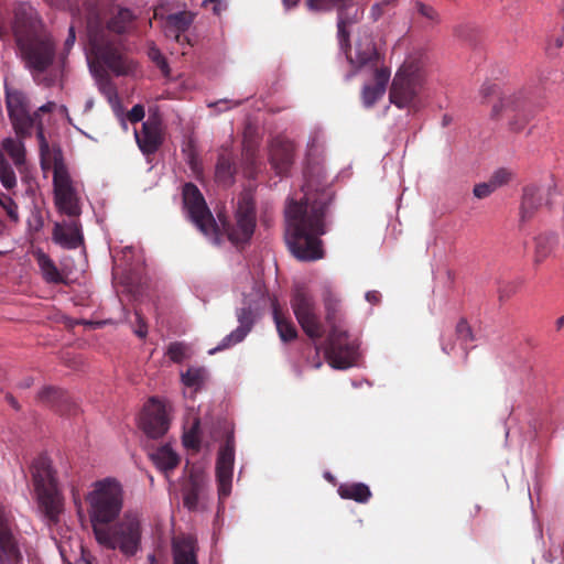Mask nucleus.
<instances>
[{"label": "nucleus", "instance_id": "nucleus-1", "mask_svg": "<svg viewBox=\"0 0 564 564\" xmlns=\"http://www.w3.org/2000/svg\"><path fill=\"white\" fill-rule=\"evenodd\" d=\"M304 176L303 197L291 200L285 210V242L296 259L315 261L324 257L321 236L326 232L324 218L334 193L318 164L307 165Z\"/></svg>", "mask_w": 564, "mask_h": 564}, {"label": "nucleus", "instance_id": "nucleus-2", "mask_svg": "<svg viewBox=\"0 0 564 564\" xmlns=\"http://www.w3.org/2000/svg\"><path fill=\"white\" fill-rule=\"evenodd\" d=\"M133 12L128 8H117L104 21L95 10L87 15L86 50L100 66L107 67L117 76H127L134 72L137 64L123 53L121 34L132 28Z\"/></svg>", "mask_w": 564, "mask_h": 564}, {"label": "nucleus", "instance_id": "nucleus-3", "mask_svg": "<svg viewBox=\"0 0 564 564\" xmlns=\"http://www.w3.org/2000/svg\"><path fill=\"white\" fill-rule=\"evenodd\" d=\"M21 61L37 85L51 87L55 76L48 74L56 57V44L48 29L15 41Z\"/></svg>", "mask_w": 564, "mask_h": 564}, {"label": "nucleus", "instance_id": "nucleus-4", "mask_svg": "<svg viewBox=\"0 0 564 564\" xmlns=\"http://www.w3.org/2000/svg\"><path fill=\"white\" fill-rule=\"evenodd\" d=\"M86 500L89 505L88 512L95 533V525L107 527L120 514L123 506L122 486L117 479L110 477L97 480Z\"/></svg>", "mask_w": 564, "mask_h": 564}, {"label": "nucleus", "instance_id": "nucleus-5", "mask_svg": "<svg viewBox=\"0 0 564 564\" xmlns=\"http://www.w3.org/2000/svg\"><path fill=\"white\" fill-rule=\"evenodd\" d=\"M425 74L420 58L409 57L397 72L389 98L398 108L417 110L421 107V94L424 89Z\"/></svg>", "mask_w": 564, "mask_h": 564}, {"label": "nucleus", "instance_id": "nucleus-6", "mask_svg": "<svg viewBox=\"0 0 564 564\" xmlns=\"http://www.w3.org/2000/svg\"><path fill=\"white\" fill-rule=\"evenodd\" d=\"M141 523L137 514L127 513L113 527H96V541L109 549L117 547L121 553L128 556L134 555L141 543Z\"/></svg>", "mask_w": 564, "mask_h": 564}, {"label": "nucleus", "instance_id": "nucleus-7", "mask_svg": "<svg viewBox=\"0 0 564 564\" xmlns=\"http://www.w3.org/2000/svg\"><path fill=\"white\" fill-rule=\"evenodd\" d=\"M31 474L41 510L50 521H57L62 496L50 459L39 456L31 466Z\"/></svg>", "mask_w": 564, "mask_h": 564}, {"label": "nucleus", "instance_id": "nucleus-8", "mask_svg": "<svg viewBox=\"0 0 564 564\" xmlns=\"http://www.w3.org/2000/svg\"><path fill=\"white\" fill-rule=\"evenodd\" d=\"M228 239L236 246L250 241L257 225L256 202L251 189H243L237 199L234 221L218 216Z\"/></svg>", "mask_w": 564, "mask_h": 564}, {"label": "nucleus", "instance_id": "nucleus-9", "mask_svg": "<svg viewBox=\"0 0 564 564\" xmlns=\"http://www.w3.org/2000/svg\"><path fill=\"white\" fill-rule=\"evenodd\" d=\"M4 95L8 117L15 134L20 139L30 138L39 118V111H31L30 98L21 89L6 86Z\"/></svg>", "mask_w": 564, "mask_h": 564}, {"label": "nucleus", "instance_id": "nucleus-10", "mask_svg": "<svg viewBox=\"0 0 564 564\" xmlns=\"http://www.w3.org/2000/svg\"><path fill=\"white\" fill-rule=\"evenodd\" d=\"M292 311L304 330L311 339H321L325 334V328L317 313V306L313 294L304 285H296L291 294Z\"/></svg>", "mask_w": 564, "mask_h": 564}, {"label": "nucleus", "instance_id": "nucleus-11", "mask_svg": "<svg viewBox=\"0 0 564 564\" xmlns=\"http://www.w3.org/2000/svg\"><path fill=\"white\" fill-rule=\"evenodd\" d=\"M183 204L187 216L197 229L214 240L219 241V227L210 213L204 196L193 183H186L183 187Z\"/></svg>", "mask_w": 564, "mask_h": 564}, {"label": "nucleus", "instance_id": "nucleus-12", "mask_svg": "<svg viewBox=\"0 0 564 564\" xmlns=\"http://www.w3.org/2000/svg\"><path fill=\"white\" fill-rule=\"evenodd\" d=\"M351 0H306V7L313 12H328L337 10V37L339 46L347 48L349 46L348 26L356 23L362 15V10L356 6L349 4Z\"/></svg>", "mask_w": 564, "mask_h": 564}, {"label": "nucleus", "instance_id": "nucleus-13", "mask_svg": "<svg viewBox=\"0 0 564 564\" xmlns=\"http://www.w3.org/2000/svg\"><path fill=\"white\" fill-rule=\"evenodd\" d=\"M54 202L59 213L78 219L82 209L72 178L62 162L55 160L53 171Z\"/></svg>", "mask_w": 564, "mask_h": 564}, {"label": "nucleus", "instance_id": "nucleus-14", "mask_svg": "<svg viewBox=\"0 0 564 564\" xmlns=\"http://www.w3.org/2000/svg\"><path fill=\"white\" fill-rule=\"evenodd\" d=\"M357 344L349 339L343 326L329 328L324 350L326 359L333 368L346 369L351 367L357 358Z\"/></svg>", "mask_w": 564, "mask_h": 564}, {"label": "nucleus", "instance_id": "nucleus-15", "mask_svg": "<svg viewBox=\"0 0 564 564\" xmlns=\"http://www.w3.org/2000/svg\"><path fill=\"white\" fill-rule=\"evenodd\" d=\"M10 26L15 41L46 30V25L30 1H15L10 10Z\"/></svg>", "mask_w": 564, "mask_h": 564}, {"label": "nucleus", "instance_id": "nucleus-16", "mask_svg": "<svg viewBox=\"0 0 564 564\" xmlns=\"http://www.w3.org/2000/svg\"><path fill=\"white\" fill-rule=\"evenodd\" d=\"M235 445L234 432H228L225 442L219 447L216 459V479L220 499L227 498L231 491Z\"/></svg>", "mask_w": 564, "mask_h": 564}, {"label": "nucleus", "instance_id": "nucleus-17", "mask_svg": "<svg viewBox=\"0 0 564 564\" xmlns=\"http://www.w3.org/2000/svg\"><path fill=\"white\" fill-rule=\"evenodd\" d=\"M139 425L147 436L162 437L170 427L164 404L154 398L150 399L143 408Z\"/></svg>", "mask_w": 564, "mask_h": 564}, {"label": "nucleus", "instance_id": "nucleus-18", "mask_svg": "<svg viewBox=\"0 0 564 564\" xmlns=\"http://www.w3.org/2000/svg\"><path fill=\"white\" fill-rule=\"evenodd\" d=\"M134 138L142 154L150 156L156 153L165 139L162 119L159 116H150L143 121L141 130L134 131Z\"/></svg>", "mask_w": 564, "mask_h": 564}, {"label": "nucleus", "instance_id": "nucleus-19", "mask_svg": "<svg viewBox=\"0 0 564 564\" xmlns=\"http://www.w3.org/2000/svg\"><path fill=\"white\" fill-rule=\"evenodd\" d=\"M525 110L527 102L521 94H513L501 98L498 104L494 105L491 117L498 119L502 116H507L510 118V128L514 131H520L527 122V118L524 117Z\"/></svg>", "mask_w": 564, "mask_h": 564}, {"label": "nucleus", "instance_id": "nucleus-20", "mask_svg": "<svg viewBox=\"0 0 564 564\" xmlns=\"http://www.w3.org/2000/svg\"><path fill=\"white\" fill-rule=\"evenodd\" d=\"M340 50L346 54L349 63L356 70H368L371 74H376L379 68H388L383 65L380 54L371 40H366L365 43H358L355 56L350 54V45L347 48L340 46Z\"/></svg>", "mask_w": 564, "mask_h": 564}, {"label": "nucleus", "instance_id": "nucleus-21", "mask_svg": "<svg viewBox=\"0 0 564 564\" xmlns=\"http://www.w3.org/2000/svg\"><path fill=\"white\" fill-rule=\"evenodd\" d=\"M22 554L13 536L4 508L0 506V564H19Z\"/></svg>", "mask_w": 564, "mask_h": 564}, {"label": "nucleus", "instance_id": "nucleus-22", "mask_svg": "<svg viewBox=\"0 0 564 564\" xmlns=\"http://www.w3.org/2000/svg\"><path fill=\"white\" fill-rule=\"evenodd\" d=\"M52 237L55 243L65 249H77L84 243L82 225L78 219L55 223Z\"/></svg>", "mask_w": 564, "mask_h": 564}, {"label": "nucleus", "instance_id": "nucleus-23", "mask_svg": "<svg viewBox=\"0 0 564 564\" xmlns=\"http://www.w3.org/2000/svg\"><path fill=\"white\" fill-rule=\"evenodd\" d=\"M322 302L325 313V322L329 328L340 327L344 325L345 311L340 295L332 285L325 284L322 290Z\"/></svg>", "mask_w": 564, "mask_h": 564}, {"label": "nucleus", "instance_id": "nucleus-24", "mask_svg": "<svg viewBox=\"0 0 564 564\" xmlns=\"http://www.w3.org/2000/svg\"><path fill=\"white\" fill-rule=\"evenodd\" d=\"M294 145L291 141L276 138L270 148V162L276 174L286 173L293 163Z\"/></svg>", "mask_w": 564, "mask_h": 564}, {"label": "nucleus", "instance_id": "nucleus-25", "mask_svg": "<svg viewBox=\"0 0 564 564\" xmlns=\"http://www.w3.org/2000/svg\"><path fill=\"white\" fill-rule=\"evenodd\" d=\"M237 319L239 322V327L232 330L229 335H227L220 344L210 349L209 354L213 355L216 351H220L231 347L235 344H238L243 340L247 334L251 330L253 326V315L250 307H242L237 311Z\"/></svg>", "mask_w": 564, "mask_h": 564}, {"label": "nucleus", "instance_id": "nucleus-26", "mask_svg": "<svg viewBox=\"0 0 564 564\" xmlns=\"http://www.w3.org/2000/svg\"><path fill=\"white\" fill-rule=\"evenodd\" d=\"M545 193L546 191L544 188L535 185H528L523 188L519 220V227L521 229L533 218L536 210L542 206Z\"/></svg>", "mask_w": 564, "mask_h": 564}, {"label": "nucleus", "instance_id": "nucleus-27", "mask_svg": "<svg viewBox=\"0 0 564 564\" xmlns=\"http://www.w3.org/2000/svg\"><path fill=\"white\" fill-rule=\"evenodd\" d=\"M37 399L61 414L72 415L76 412V405L70 402L67 392L59 388L44 387L39 392Z\"/></svg>", "mask_w": 564, "mask_h": 564}, {"label": "nucleus", "instance_id": "nucleus-28", "mask_svg": "<svg viewBox=\"0 0 564 564\" xmlns=\"http://www.w3.org/2000/svg\"><path fill=\"white\" fill-rule=\"evenodd\" d=\"M390 75L389 68H379L376 74H372L373 83L364 85L361 89V100L366 108H371L383 97Z\"/></svg>", "mask_w": 564, "mask_h": 564}, {"label": "nucleus", "instance_id": "nucleus-29", "mask_svg": "<svg viewBox=\"0 0 564 564\" xmlns=\"http://www.w3.org/2000/svg\"><path fill=\"white\" fill-rule=\"evenodd\" d=\"M173 564H198L195 542L192 538H178L173 541Z\"/></svg>", "mask_w": 564, "mask_h": 564}, {"label": "nucleus", "instance_id": "nucleus-30", "mask_svg": "<svg viewBox=\"0 0 564 564\" xmlns=\"http://www.w3.org/2000/svg\"><path fill=\"white\" fill-rule=\"evenodd\" d=\"M196 13L189 10H183L170 13L165 18V34L186 33L196 19Z\"/></svg>", "mask_w": 564, "mask_h": 564}, {"label": "nucleus", "instance_id": "nucleus-31", "mask_svg": "<svg viewBox=\"0 0 564 564\" xmlns=\"http://www.w3.org/2000/svg\"><path fill=\"white\" fill-rule=\"evenodd\" d=\"M273 319L278 334L282 341H292L297 337V330L293 322L279 307L276 302L272 303Z\"/></svg>", "mask_w": 564, "mask_h": 564}, {"label": "nucleus", "instance_id": "nucleus-32", "mask_svg": "<svg viewBox=\"0 0 564 564\" xmlns=\"http://www.w3.org/2000/svg\"><path fill=\"white\" fill-rule=\"evenodd\" d=\"M413 17L426 28H435L442 22L440 12L433 6L421 0L413 3Z\"/></svg>", "mask_w": 564, "mask_h": 564}, {"label": "nucleus", "instance_id": "nucleus-33", "mask_svg": "<svg viewBox=\"0 0 564 564\" xmlns=\"http://www.w3.org/2000/svg\"><path fill=\"white\" fill-rule=\"evenodd\" d=\"M337 491L340 498L358 503H366L371 498V491L364 482L341 484Z\"/></svg>", "mask_w": 564, "mask_h": 564}, {"label": "nucleus", "instance_id": "nucleus-34", "mask_svg": "<svg viewBox=\"0 0 564 564\" xmlns=\"http://www.w3.org/2000/svg\"><path fill=\"white\" fill-rule=\"evenodd\" d=\"M35 260L37 265L41 269L44 280L47 283L61 284L65 283L64 276L58 271L54 261L43 251H37L35 254Z\"/></svg>", "mask_w": 564, "mask_h": 564}, {"label": "nucleus", "instance_id": "nucleus-35", "mask_svg": "<svg viewBox=\"0 0 564 564\" xmlns=\"http://www.w3.org/2000/svg\"><path fill=\"white\" fill-rule=\"evenodd\" d=\"M556 237L551 234H541L534 238L533 261L535 265L542 263L553 251Z\"/></svg>", "mask_w": 564, "mask_h": 564}, {"label": "nucleus", "instance_id": "nucleus-36", "mask_svg": "<svg viewBox=\"0 0 564 564\" xmlns=\"http://www.w3.org/2000/svg\"><path fill=\"white\" fill-rule=\"evenodd\" d=\"M236 167L227 154H220L217 160L215 178L223 185H230L234 182Z\"/></svg>", "mask_w": 564, "mask_h": 564}, {"label": "nucleus", "instance_id": "nucleus-37", "mask_svg": "<svg viewBox=\"0 0 564 564\" xmlns=\"http://www.w3.org/2000/svg\"><path fill=\"white\" fill-rule=\"evenodd\" d=\"M152 458L155 465L164 471L173 470L180 463L178 455L167 445L158 448V451L152 454Z\"/></svg>", "mask_w": 564, "mask_h": 564}, {"label": "nucleus", "instance_id": "nucleus-38", "mask_svg": "<svg viewBox=\"0 0 564 564\" xmlns=\"http://www.w3.org/2000/svg\"><path fill=\"white\" fill-rule=\"evenodd\" d=\"M203 488V481L191 476L188 485L183 490V503L188 510H195L197 508Z\"/></svg>", "mask_w": 564, "mask_h": 564}, {"label": "nucleus", "instance_id": "nucleus-39", "mask_svg": "<svg viewBox=\"0 0 564 564\" xmlns=\"http://www.w3.org/2000/svg\"><path fill=\"white\" fill-rule=\"evenodd\" d=\"M2 149L12 159L15 166H21L25 162V148L22 141L12 138H6L2 141Z\"/></svg>", "mask_w": 564, "mask_h": 564}, {"label": "nucleus", "instance_id": "nucleus-40", "mask_svg": "<svg viewBox=\"0 0 564 564\" xmlns=\"http://www.w3.org/2000/svg\"><path fill=\"white\" fill-rule=\"evenodd\" d=\"M183 445L193 451L200 448V420L194 417L191 427L183 434Z\"/></svg>", "mask_w": 564, "mask_h": 564}, {"label": "nucleus", "instance_id": "nucleus-41", "mask_svg": "<svg viewBox=\"0 0 564 564\" xmlns=\"http://www.w3.org/2000/svg\"><path fill=\"white\" fill-rule=\"evenodd\" d=\"M206 370L204 368H188L182 373V381L187 387L199 388L205 381Z\"/></svg>", "mask_w": 564, "mask_h": 564}, {"label": "nucleus", "instance_id": "nucleus-42", "mask_svg": "<svg viewBox=\"0 0 564 564\" xmlns=\"http://www.w3.org/2000/svg\"><path fill=\"white\" fill-rule=\"evenodd\" d=\"M455 335L462 347L466 350L467 344L474 340L473 330L466 319L462 318L455 328Z\"/></svg>", "mask_w": 564, "mask_h": 564}, {"label": "nucleus", "instance_id": "nucleus-43", "mask_svg": "<svg viewBox=\"0 0 564 564\" xmlns=\"http://www.w3.org/2000/svg\"><path fill=\"white\" fill-rule=\"evenodd\" d=\"M0 182L7 189H11L17 185L15 173L4 160L0 161Z\"/></svg>", "mask_w": 564, "mask_h": 564}, {"label": "nucleus", "instance_id": "nucleus-44", "mask_svg": "<svg viewBox=\"0 0 564 564\" xmlns=\"http://www.w3.org/2000/svg\"><path fill=\"white\" fill-rule=\"evenodd\" d=\"M34 128L36 129V139L39 141V147H40L41 162H42V164H44L50 155V145L44 135V127H43V122L41 119H39V118L36 119Z\"/></svg>", "mask_w": 564, "mask_h": 564}, {"label": "nucleus", "instance_id": "nucleus-45", "mask_svg": "<svg viewBox=\"0 0 564 564\" xmlns=\"http://www.w3.org/2000/svg\"><path fill=\"white\" fill-rule=\"evenodd\" d=\"M0 206L12 221H19L18 205L10 196L0 193Z\"/></svg>", "mask_w": 564, "mask_h": 564}, {"label": "nucleus", "instance_id": "nucleus-46", "mask_svg": "<svg viewBox=\"0 0 564 564\" xmlns=\"http://www.w3.org/2000/svg\"><path fill=\"white\" fill-rule=\"evenodd\" d=\"M150 58L155 63L164 77L170 76V66L166 58L162 55L159 48L151 47L149 51Z\"/></svg>", "mask_w": 564, "mask_h": 564}, {"label": "nucleus", "instance_id": "nucleus-47", "mask_svg": "<svg viewBox=\"0 0 564 564\" xmlns=\"http://www.w3.org/2000/svg\"><path fill=\"white\" fill-rule=\"evenodd\" d=\"M187 347L183 343L170 344L166 355L174 362H182L186 357Z\"/></svg>", "mask_w": 564, "mask_h": 564}, {"label": "nucleus", "instance_id": "nucleus-48", "mask_svg": "<svg viewBox=\"0 0 564 564\" xmlns=\"http://www.w3.org/2000/svg\"><path fill=\"white\" fill-rule=\"evenodd\" d=\"M99 90L100 93L107 97L109 101H112L117 98V88L116 85L108 76H102L99 80Z\"/></svg>", "mask_w": 564, "mask_h": 564}, {"label": "nucleus", "instance_id": "nucleus-49", "mask_svg": "<svg viewBox=\"0 0 564 564\" xmlns=\"http://www.w3.org/2000/svg\"><path fill=\"white\" fill-rule=\"evenodd\" d=\"M511 172L507 169H499L490 176L489 182L497 189L506 185L511 180Z\"/></svg>", "mask_w": 564, "mask_h": 564}, {"label": "nucleus", "instance_id": "nucleus-50", "mask_svg": "<svg viewBox=\"0 0 564 564\" xmlns=\"http://www.w3.org/2000/svg\"><path fill=\"white\" fill-rule=\"evenodd\" d=\"M51 7L69 10L72 12L79 11V0H45Z\"/></svg>", "mask_w": 564, "mask_h": 564}, {"label": "nucleus", "instance_id": "nucleus-51", "mask_svg": "<svg viewBox=\"0 0 564 564\" xmlns=\"http://www.w3.org/2000/svg\"><path fill=\"white\" fill-rule=\"evenodd\" d=\"M496 189L492 184L489 182L479 183L474 186L473 193L475 197L482 199L491 195Z\"/></svg>", "mask_w": 564, "mask_h": 564}, {"label": "nucleus", "instance_id": "nucleus-52", "mask_svg": "<svg viewBox=\"0 0 564 564\" xmlns=\"http://www.w3.org/2000/svg\"><path fill=\"white\" fill-rule=\"evenodd\" d=\"M517 292V285L514 282L503 283L498 289V297L500 302H503L511 297Z\"/></svg>", "mask_w": 564, "mask_h": 564}, {"label": "nucleus", "instance_id": "nucleus-53", "mask_svg": "<svg viewBox=\"0 0 564 564\" xmlns=\"http://www.w3.org/2000/svg\"><path fill=\"white\" fill-rule=\"evenodd\" d=\"M550 562L555 564H564V542L553 545L550 550Z\"/></svg>", "mask_w": 564, "mask_h": 564}, {"label": "nucleus", "instance_id": "nucleus-54", "mask_svg": "<svg viewBox=\"0 0 564 564\" xmlns=\"http://www.w3.org/2000/svg\"><path fill=\"white\" fill-rule=\"evenodd\" d=\"M144 107L140 104L134 105L131 110L127 113V118L131 123H137L142 121L144 118Z\"/></svg>", "mask_w": 564, "mask_h": 564}, {"label": "nucleus", "instance_id": "nucleus-55", "mask_svg": "<svg viewBox=\"0 0 564 564\" xmlns=\"http://www.w3.org/2000/svg\"><path fill=\"white\" fill-rule=\"evenodd\" d=\"M209 4H212V10L216 15H220L227 8L225 0H203L202 2V7L204 8H208Z\"/></svg>", "mask_w": 564, "mask_h": 564}, {"label": "nucleus", "instance_id": "nucleus-56", "mask_svg": "<svg viewBox=\"0 0 564 564\" xmlns=\"http://www.w3.org/2000/svg\"><path fill=\"white\" fill-rule=\"evenodd\" d=\"M75 41H76V31H75V26L74 25H70L68 28V33H67V36L64 41V53L65 54H68L70 52V50L73 48L74 44H75Z\"/></svg>", "mask_w": 564, "mask_h": 564}, {"label": "nucleus", "instance_id": "nucleus-57", "mask_svg": "<svg viewBox=\"0 0 564 564\" xmlns=\"http://www.w3.org/2000/svg\"><path fill=\"white\" fill-rule=\"evenodd\" d=\"M166 37L173 39L181 46H193V42L191 37L186 33H174V34H165Z\"/></svg>", "mask_w": 564, "mask_h": 564}, {"label": "nucleus", "instance_id": "nucleus-58", "mask_svg": "<svg viewBox=\"0 0 564 564\" xmlns=\"http://www.w3.org/2000/svg\"><path fill=\"white\" fill-rule=\"evenodd\" d=\"M135 319L138 323V328L134 330L135 335L140 338H144L148 334V326L141 314L137 311L135 312Z\"/></svg>", "mask_w": 564, "mask_h": 564}, {"label": "nucleus", "instance_id": "nucleus-59", "mask_svg": "<svg viewBox=\"0 0 564 564\" xmlns=\"http://www.w3.org/2000/svg\"><path fill=\"white\" fill-rule=\"evenodd\" d=\"M386 6L387 4L383 3V0H381V2L372 6L371 13H372V17L375 20L379 19L382 15L383 7H386Z\"/></svg>", "mask_w": 564, "mask_h": 564}, {"label": "nucleus", "instance_id": "nucleus-60", "mask_svg": "<svg viewBox=\"0 0 564 564\" xmlns=\"http://www.w3.org/2000/svg\"><path fill=\"white\" fill-rule=\"evenodd\" d=\"M366 300L371 304H378L381 300V294L378 291H369L366 293Z\"/></svg>", "mask_w": 564, "mask_h": 564}, {"label": "nucleus", "instance_id": "nucleus-61", "mask_svg": "<svg viewBox=\"0 0 564 564\" xmlns=\"http://www.w3.org/2000/svg\"><path fill=\"white\" fill-rule=\"evenodd\" d=\"M56 108V104L54 101H47L45 105L41 106L36 111H39V116L41 113L52 112Z\"/></svg>", "mask_w": 564, "mask_h": 564}, {"label": "nucleus", "instance_id": "nucleus-62", "mask_svg": "<svg viewBox=\"0 0 564 564\" xmlns=\"http://www.w3.org/2000/svg\"><path fill=\"white\" fill-rule=\"evenodd\" d=\"M145 564H165L162 558L156 557L155 554H149Z\"/></svg>", "mask_w": 564, "mask_h": 564}, {"label": "nucleus", "instance_id": "nucleus-63", "mask_svg": "<svg viewBox=\"0 0 564 564\" xmlns=\"http://www.w3.org/2000/svg\"><path fill=\"white\" fill-rule=\"evenodd\" d=\"M453 349H454V344H452V343H446V341H445V339H443V340H442V350H443L445 354L449 355V354H451V351H453Z\"/></svg>", "mask_w": 564, "mask_h": 564}, {"label": "nucleus", "instance_id": "nucleus-64", "mask_svg": "<svg viewBox=\"0 0 564 564\" xmlns=\"http://www.w3.org/2000/svg\"><path fill=\"white\" fill-rule=\"evenodd\" d=\"M564 328V315L556 319V329L561 330Z\"/></svg>", "mask_w": 564, "mask_h": 564}]
</instances>
